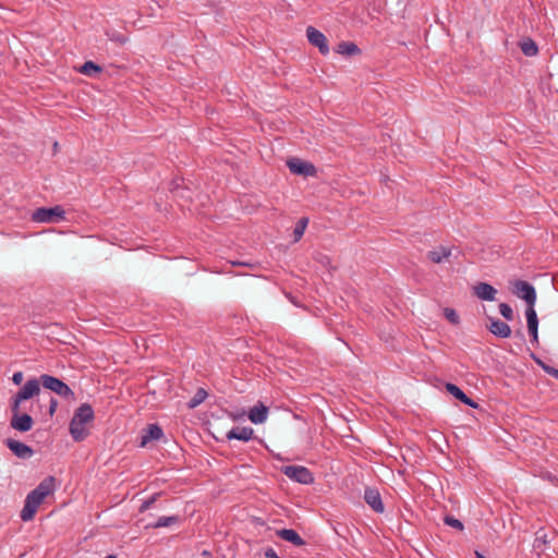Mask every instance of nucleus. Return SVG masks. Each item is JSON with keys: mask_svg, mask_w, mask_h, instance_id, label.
<instances>
[{"mask_svg": "<svg viewBox=\"0 0 558 558\" xmlns=\"http://www.w3.org/2000/svg\"><path fill=\"white\" fill-rule=\"evenodd\" d=\"M56 490V480L53 476L44 478L35 489L29 492L25 498L24 507L21 511V519L25 522L31 521L38 507L45 500L46 497L52 495Z\"/></svg>", "mask_w": 558, "mask_h": 558, "instance_id": "1", "label": "nucleus"}, {"mask_svg": "<svg viewBox=\"0 0 558 558\" xmlns=\"http://www.w3.org/2000/svg\"><path fill=\"white\" fill-rule=\"evenodd\" d=\"M95 420V412L90 404L82 403L73 413L69 432L73 440L83 441L89 435L88 425Z\"/></svg>", "mask_w": 558, "mask_h": 558, "instance_id": "2", "label": "nucleus"}, {"mask_svg": "<svg viewBox=\"0 0 558 558\" xmlns=\"http://www.w3.org/2000/svg\"><path fill=\"white\" fill-rule=\"evenodd\" d=\"M182 392H177L178 404H184L186 409L197 408L208 397V392L202 387H195L192 380L181 384Z\"/></svg>", "mask_w": 558, "mask_h": 558, "instance_id": "3", "label": "nucleus"}, {"mask_svg": "<svg viewBox=\"0 0 558 558\" xmlns=\"http://www.w3.org/2000/svg\"><path fill=\"white\" fill-rule=\"evenodd\" d=\"M64 219L65 210L60 205L51 208L40 207L32 214V220L38 223H56Z\"/></svg>", "mask_w": 558, "mask_h": 558, "instance_id": "4", "label": "nucleus"}, {"mask_svg": "<svg viewBox=\"0 0 558 558\" xmlns=\"http://www.w3.org/2000/svg\"><path fill=\"white\" fill-rule=\"evenodd\" d=\"M512 293L526 303V308H534L536 302V290L527 281L515 280L512 283Z\"/></svg>", "mask_w": 558, "mask_h": 558, "instance_id": "5", "label": "nucleus"}, {"mask_svg": "<svg viewBox=\"0 0 558 558\" xmlns=\"http://www.w3.org/2000/svg\"><path fill=\"white\" fill-rule=\"evenodd\" d=\"M40 383L44 388L53 391L58 396L65 399H73L74 392L72 389L62 380L50 375H41Z\"/></svg>", "mask_w": 558, "mask_h": 558, "instance_id": "6", "label": "nucleus"}, {"mask_svg": "<svg viewBox=\"0 0 558 558\" xmlns=\"http://www.w3.org/2000/svg\"><path fill=\"white\" fill-rule=\"evenodd\" d=\"M281 472L290 480L300 484H312L314 483L313 473L305 466L302 465H284L281 468Z\"/></svg>", "mask_w": 558, "mask_h": 558, "instance_id": "7", "label": "nucleus"}, {"mask_svg": "<svg viewBox=\"0 0 558 558\" xmlns=\"http://www.w3.org/2000/svg\"><path fill=\"white\" fill-rule=\"evenodd\" d=\"M306 37L308 43L314 47H317L323 56H327L329 53L328 40L320 31L313 26H308L306 28Z\"/></svg>", "mask_w": 558, "mask_h": 558, "instance_id": "8", "label": "nucleus"}, {"mask_svg": "<svg viewBox=\"0 0 558 558\" xmlns=\"http://www.w3.org/2000/svg\"><path fill=\"white\" fill-rule=\"evenodd\" d=\"M287 166L293 174L304 177H313L316 174V167L313 163L299 158L289 159Z\"/></svg>", "mask_w": 558, "mask_h": 558, "instance_id": "9", "label": "nucleus"}, {"mask_svg": "<svg viewBox=\"0 0 558 558\" xmlns=\"http://www.w3.org/2000/svg\"><path fill=\"white\" fill-rule=\"evenodd\" d=\"M364 500L373 511L377 513H383L385 511V506L377 488L366 487L364 490Z\"/></svg>", "mask_w": 558, "mask_h": 558, "instance_id": "10", "label": "nucleus"}, {"mask_svg": "<svg viewBox=\"0 0 558 558\" xmlns=\"http://www.w3.org/2000/svg\"><path fill=\"white\" fill-rule=\"evenodd\" d=\"M8 448L20 459H29L34 454V450L26 444L14 439H7Z\"/></svg>", "mask_w": 558, "mask_h": 558, "instance_id": "11", "label": "nucleus"}, {"mask_svg": "<svg viewBox=\"0 0 558 558\" xmlns=\"http://www.w3.org/2000/svg\"><path fill=\"white\" fill-rule=\"evenodd\" d=\"M163 436V432L157 424H149L141 433V447H146L151 440H158Z\"/></svg>", "mask_w": 558, "mask_h": 558, "instance_id": "12", "label": "nucleus"}, {"mask_svg": "<svg viewBox=\"0 0 558 558\" xmlns=\"http://www.w3.org/2000/svg\"><path fill=\"white\" fill-rule=\"evenodd\" d=\"M527 331L532 343H538V318L535 308H526L525 311Z\"/></svg>", "mask_w": 558, "mask_h": 558, "instance_id": "13", "label": "nucleus"}, {"mask_svg": "<svg viewBox=\"0 0 558 558\" xmlns=\"http://www.w3.org/2000/svg\"><path fill=\"white\" fill-rule=\"evenodd\" d=\"M33 418L31 415L24 414H13L10 425L13 429L25 433L32 429L33 427Z\"/></svg>", "mask_w": 558, "mask_h": 558, "instance_id": "14", "label": "nucleus"}, {"mask_svg": "<svg viewBox=\"0 0 558 558\" xmlns=\"http://www.w3.org/2000/svg\"><path fill=\"white\" fill-rule=\"evenodd\" d=\"M473 293L480 300L492 302L496 299L497 290L489 283L478 282L473 287Z\"/></svg>", "mask_w": 558, "mask_h": 558, "instance_id": "15", "label": "nucleus"}, {"mask_svg": "<svg viewBox=\"0 0 558 558\" xmlns=\"http://www.w3.org/2000/svg\"><path fill=\"white\" fill-rule=\"evenodd\" d=\"M489 320L490 325L488 326V329L494 336L504 339L509 338L511 336V328L507 323L492 317H489Z\"/></svg>", "mask_w": 558, "mask_h": 558, "instance_id": "16", "label": "nucleus"}, {"mask_svg": "<svg viewBox=\"0 0 558 558\" xmlns=\"http://www.w3.org/2000/svg\"><path fill=\"white\" fill-rule=\"evenodd\" d=\"M40 391V381L36 378L28 379L22 389L17 392L20 399L28 400L37 396Z\"/></svg>", "mask_w": 558, "mask_h": 558, "instance_id": "17", "label": "nucleus"}, {"mask_svg": "<svg viewBox=\"0 0 558 558\" xmlns=\"http://www.w3.org/2000/svg\"><path fill=\"white\" fill-rule=\"evenodd\" d=\"M254 437V429L248 426L244 427H233L227 433V438L229 440L236 439L242 441H248Z\"/></svg>", "mask_w": 558, "mask_h": 558, "instance_id": "18", "label": "nucleus"}, {"mask_svg": "<svg viewBox=\"0 0 558 558\" xmlns=\"http://www.w3.org/2000/svg\"><path fill=\"white\" fill-rule=\"evenodd\" d=\"M268 408L263 403L258 402L248 411V418L253 424H262L267 420Z\"/></svg>", "mask_w": 558, "mask_h": 558, "instance_id": "19", "label": "nucleus"}, {"mask_svg": "<svg viewBox=\"0 0 558 558\" xmlns=\"http://www.w3.org/2000/svg\"><path fill=\"white\" fill-rule=\"evenodd\" d=\"M446 390L462 403L473 409L478 408V404L473 399L468 397L457 385L448 383L446 384Z\"/></svg>", "mask_w": 558, "mask_h": 558, "instance_id": "20", "label": "nucleus"}, {"mask_svg": "<svg viewBox=\"0 0 558 558\" xmlns=\"http://www.w3.org/2000/svg\"><path fill=\"white\" fill-rule=\"evenodd\" d=\"M277 535L294 546H303L305 544V541L299 535V533L292 529H282L277 531Z\"/></svg>", "mask_w": 558, "mask_h": 558, "instance_id": "21", "label": "nucleus"}, {"mask_svg": "<svg viewBox=\"0 0 558 558\" xmlns=\"http://www.w3.org/2000/svg\"><path fill=\"white\" fill-rule=\"evenodd\" d=\"M335 51L343 56H356L361 53V49L352 41H341L337 45Z\"/></svg>", "mask_w": 558, "mask_h": 558, "instance_id": "22", "label": "nucleus"}, {"mask_svg": "<svg viewBox=\"0 0 558 558\" xmlns=\"http://www.w3.org/2000/svg\"><path fill=\"white\" fill-rule=\"evenodd\" d=\"M450 255L451 248L440 246L439 250L428 252L427 257L430 262L439 264L444 260V258H448Z\"/></svg>", "mask_w": 558, "mask_h": 558, "instance_id": "23", "label": "nucleus"}, {"mask_svg": "<svg viewBox=\"0 0 558 558\" xmlns=\"http://www.w3.org/2000/svg\"><path fill=\"white\" fill-rule=\"evenodd\" d=\"M520 48L524 56L533 57L537 54L538 48L535 41L531 38H525L520 43Z\"/></svg>", "mask_w": 558, "mask_h": 558, "instance_id": "24", "label": "nucleus"}, {"mask_svg": "<svg viewBox=\"0 0 558 558\" xmlns=\"http://www.w3.org/2000/svg\"><path fill=\"white\" fill-rule=\"evenodd\" d=\"M308 225V218L302 217L293 230L294 242H298L304 234V231Z\"/></svg>", "mask_w": 558, "mask_h": 558, "instance_id": "25", "label": "nucleus"}, {"mask_svg": "<svg viewBox=\"0 0 558 558\" xmlns=\"http://www.w3.org/2000/svg\"><path fill=\"white\" fill-rule=\"evenodd\" d=\"M80 71H81L82 74H85V75H88V76H93L96 73H100L101 72V68L98 64L94 63L93 61H86L82 65Z\"/></svg>", "mask_w": 558, "mask_h": 558, "instance_id": "26", "label": "nucleus"}, {"mask_svg": "<svg viewBox=\"0 0 558 558\" xmlns=\"http://www.w3.org/2000/svg\"><path fill=\"white\" fill-rule=\"evenodd\" d=\"M444 522H445L446 525L451 526V527H453V529H456L458 531L462 532L464 530L463 523L459 519H456L452 515H449V514L446 515L444 518Z\"/></svg>", "mask_w": 558, "mask_h": 558, "instance_id": "27", "label": "nucleus"}, {"mask_svg": "<svg viewBox=\"0 0 558 558\" xmlns=\"http://www.w3.org/2000/svg\"><path fill=\"white\" fill-rule=\"evenodd\" d=\"M499 312L501 316L507 320H512L514 317L511 306L507 303L499 304Z\"/></svg>", "mask_w": 558, "mask_h": 558, "instance_id": "28", "label": "nucleus"}, {"mask_svg": "<svg viewBox=\"0 0 558 558\" xmlns=\"http://www.w3.org/2000/svg\"><path fill=\"white\" fill-rule=\"evenodd\" d=\"M444 315L452 325H458L460 323V317L453 308L446 307L444 310Z\"/></svg>", "mask_w": 558, "mask_h": 558, "instance_id": "29", "label": "nucleus"}, {"mask_svg": "<svg viewBox=\"0 0 558 558\" xmlns=\"http://www.w3.org/2000/svg\"><path fill=\"white\" fill-rule=\"evenodd\" d=\"M23 401H25V400L20 399V396L17 393L13 397L12 403H11V410H12L13 414H20V407Z\"/></svg>", "mask_w": 558, "mask_h": 558, "instance_id": "30", "label": "nucleus"}, {"mask_svg": "<svg viewBox=\"0 0 558 558\" xmlns=\"http://www.w3.org/2000/svg\"><path fill=\"white\" fill-rule=\"evenodd\" d=\"M172 522H174V517H162L156 522L155 526H169Z\"/></svg>", "mask_w": 558, "mask_h": 558, "instance_id": "31", "label": "nucleus"}, {"mask_svg": "<svg viewBox=\"0 0 558 558\" xmlns=\"http://www.w3.org/2000/svg\"><path fill=\"white\" fill-rule=\"evenodd\" d=\"M531 357L536 362L537 365H539L543 371L545 372V368H553V366L547 365L544 363L539 357H537L535 354H531Z\"/></svg>", "mask_w": 558, "mask_h": 558, "instance_id": "32", "label": "nucleus"}, {"mask_svg": "<svg viewBox=\"0 0 558 558\" xmlns=\"http://www.w3.org/2000/svg\"><path fill=\"white\" fill-rule=\"evenodd\" d=\"M12 381L15 385H20L23 381V373L22 372L14 373L12 376Z\"/></svg>", "mask_w": 558, "mask_h": 558, "instance_id": "33", "label": "nucleus"}, {"mask_svg": "<svg viewBox=\"0 0 558 558\" xmlns=\"http://www.w3.org/2000/svg\"><path fill=\"white\" fill-rule=\"evenodd\" d=\"M58 407V401L53 398L50 399V405H49V414L53 415Z\"/></svg>", "mask_w": 558, "mask_h": 558, "instance_id": "34", "label": "nucleus"}, {"mask_svg": "<svg viewBox=\"0 0 558 558\" xmlns=\"http://www.w3.org/2000/svg\"><path fill=\"white\" fill-rule=\"evenodd\" d=\"M175 189H177V197L180 196L182 198H185L184 191H187V189H182L178 182H177ZM186 198H190V196H186Z\"/></svg>", "mask_w": 558, "mask_h": 558, "instance_id": "35", "label": "nucleus"}, {"mask_svg": "<svg viewBox=\"0 0 558 558\" xmlns=\"http://www.w3.org/2000/svg\"><path fill=\"white\" fill-rule=\"evenodd\" d=\"M266 558H281L277 555V553L272 548H267L265 551Z\"/></svg>", "mask_w": 558, "mask_h": 558, "instance_id": "36", "label": "nucleus"}, {"mask_svg": "<svg viewBox=\"0 0 558 558\" xmlns=\"http://www.w3.org/2000/svg\"><path fill=\"white\" fill-rule=\"evenodd\" d=\"M545 373L558 379V369L557 368H555V367L545 368Z\"/></svg>", "mask_w": 558, "mask_h": 558, "instance_id": "37", "label": "nucleus"}, {"mask_svg": "<svg viewBox=\"0 0 558 558\" xmlns=\"http://www.w3.org/2000/svg\"><path fill=\"white\" fill-rule=\"evenodd\" d=\"M233 266H246V267H252L253 265L250 264V263H245V262H232L231 263Z\"/></svg>", "mask_w": 558, "mask_h": 558, "instance_id": "38", "label": "nucleus"}, {"mask_svg": "<svg viewBox=\"0 0 558 558\" xmlns=\"http://www.w3.org/2000/svg\"><path fill=\"white\" fill-rule=\"evenodd\" d=\"M151 501H145L142 507H141V511H144L146 509H148L149 505H150Z\"/></svg>", "mask_w": 558, "mask_h": 558, "instance_id": "39", "label": "nucleus"}, {"mask_svg": "<svg viewBox=\"0 0 558 558\" xmlns=\"http://www.w3.org/2000/svg\"><path fill=\"white\" fill-rule=\"evenodd\" d=\"M475 558H486L483 554L480 551H475Z\"/></svg>", "mask_w": 558, "mask_h": 558, "instance_id": "40", "label": "nucleus"}]
</instances>
